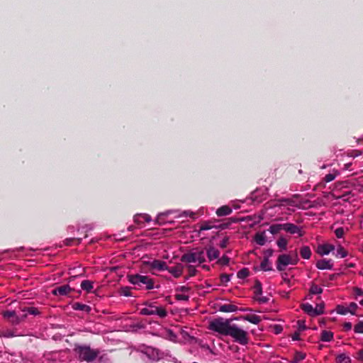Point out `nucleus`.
I'll use <instances>...</instances> for the list:
<instances>
[{
  "mask_svg": "<svg viewBox=\"0 0 363 363\" xmlns=\"http://www.w3.org/2000/svg\"><path fill=\"white\" fill-rule=\"evenodd\" d=\"M208 328L222 335L230 336L234 342L241 345H246L250 341L247 332L236 324H231L230 319H224L221 317L215 318L210 322Z\"/></svg>",
  "mask_w": 363,
  "mask_h": 363,
  "instance_id": "obj_1",
  "label": "nucleus"
},
{
  "mask_svg": "<svg viewBox=\"0 0 363 363\" xmlns=\"http://www.w3.org/2000/svg\"><path fill=\"white\" fill-rule=\"evenodd\" d=\"M73 352L79 362H85L86 363L94 362L100 354L99 349L92 348L88 344L79 343L74 344Z\"/></svg>",
  "mask_w": 363,
  "mask_h": 363,
  "instance_id": "obj_2",
  "label": "nucleus"
},
{
  "mask_svg": "<svg viewBox=\"0 0 363 363\" xmlns=\"http://www.w3.org/2000/svg\"><path fill=\"white\" fill-rule=\"evenodd\" d=\"M128 279L130 283L135 286H141L143 284L145 286L147 290L155 288L154 279L148 276L140 275L139 274L128 275Z\"/></svg>",
  "mask_w": 363,
  "mask_h": 363,
  "instance_id": "obj_3",
  "label": "nucleus"
},
{
  "mask_svg": "<svg viewBox=\"0 0 363 363\" xmlns=\"http://www.w3.org/2000/svg\"><path fill=\"white\" fill-rule=\"evenodd\" d=\"M298 254L295 252L292 254H281L279 255L277 262L276 266L277 269L279 272H282L285 270L286 266L289 264L295 265L298 262Z\"/></svg>",
  "mask_w": 363,
  "mask_h": 363,
  "instance_id": "obj_4",
  "label": "nucleus"
},
{
  "mask_svg": "<svg viewBox=\"0 0 363 363\" xmlns=\"http://www.w3.org/2000/svg\"><path fill=\"white\" fill-rule=\"evenodd\" d=\"M144 305L147 306V308H143L140 310V313L143 315H157L160 318H163L167 315V312L165 308L162 307H157L152 303L145 302Z\"/></svg>",
  "mask_w": 363,
  "mask_h": 363,
  "instance_id": "obj_5",
  "label": "nucleus"
},
{
  "mask_svg": "<svg viewBox=\"0 0 363 363\" xmlns=\"http://www.w3.org/2000/svg\"><path fill=\"white\" fill-rule=\"evenodd\" d=\"M181 261L186 263H192L196 261L199 263H203L206 261L204 251L196 250L194 252L185 253L182 256Z\"/></svg>",
  "mask_w": 363,
  "mask_h": 363,
  "instance_id": "obj_6",
  "label": "nucleus"
},
{
  "mask_svg": "<svg viewBox=\"0 0 363 363\" xmlns=\"http://www.w3.org/2000/svg\"><path fill=\"white\" fill-rule=\"evenodd\" d=\"M4 318L7 319L12 325H16L21 323L27 317V314H23L21 316L16 315L14 311H6L3 313Z\"/></svg>",
  "mask_w": 363,
  "mask_h": 363,
  "instance_id": "obj_7",
  "label": "nucleus"
},
{
  "mask_svg": "<svg viewBox=\"0 0 363 363\" xmlns=\"http://www.w3.org/2000/svg\"><path fill=\"white\" fill-rule=\"evenodd\" d=\"M72 291V289L69 286L68 284L62 285L60 286H57L55 288L52 293L53 295L55 296H68L71 291Z\"/></svg>",
  "mask_w": 363,
  "mask_h": 363,
  "instance_id": "obj_8",
  "label": "nucleus"
},
{
  "mask_svg": "<svg viewBox=\"0 0 363 363\" xmlns=\"http://www.w3.org/2000/svg\"><path fill=\"white\" fill-rule=\"evenodd\" d=\"M283 230L291 234H298L300 237L303 236L301 229L294 223H283Z\"/></svg>",
  "mask_w": 363,
  "mask_h": 363,
  "instance_id": "obj_9",
  "label": "nucleus"
},
{
  "mask_svg": "<svg viewBox=\"0 0 363 363\" xmlns=\"http://www.w3.org/2000/svg\"><path fill=\"white\" fill-rule=\"evenodd\" d=\"M335 250V246L331 244H323L318 246L316 252L321 256L328 255Z\"/></svg>",
  "mask_w": 363,
  "mask_h": 363,
  "instance_id": "obj_10",
  "label": "nucleus"
},
{
  "mask_svg": "<svg viewBox=\"0 0 363 363\" xmlns=\"http://www.w3.org/2000/svg\"><path fill=\"white\" fill-rule=\"evenodd\" d=\"M315 266L318 269H332L333 267V263L331 259H322L317 261Z\"/></svg>",
  "mask_w": 363,
  "mask_h": 363,
  "instance_id": "obj_11",
  "label": "nucleus"
},
{
  "mask_svg": "<svg viewBox=\"0 0 363 363\" xmlns=\"http://www.w3.org/2000/svg\"><path fill=\"white\" fill-rule=\"evenodd\" d=\"M184 267L182 264H177L174 267H168L166 269L170 274H172L175 278L179 277L183 273Z\"/></svg>",
  "mask_w": 363,
  "mask_h": 363,
  "instance_id": "obj_12",
  "label": "nucleus"
},
{
  "mask_svg": "<svg viewBox=\"0 0 363 363\" xmlns=\"http://www.w3.org/2000/svg\"><path fill=\"white\" fill-rule=\"evenodd\" d=\"M150 268L157 269L158 271H164L167 269V265L165 262L159 259H155L149 263Z\"/></svg>",
  "mask_w": 363,
  "mask_h": 363,
  "instance_id": "obj_13",
  "label": "nucleus"
},
{
  "mask_svg": "<svg viewBox=\"0 0 363 363\" xmlns=\"http://www.w3.org/2000/svg\"><path fill=\"white\" fill-rule=\"evenodd\" d=\"M254 269L255 271L262 270L264 272H268V271H272L273 268H272V263L269 261V259H267V257H264L262 261L261 262L259 267L258 268L257 267H255Z\"/></svg>",
  "mask_w": 363,
  "mask_h": 363,
  "instance_id": "obj_14",
  "label": "nucleus"
},
{
  "mask_svg": "<svg viewBox=\"0 0 363 363\" xmlns=\"http://www.w3.org/2000/svg\"><path fill=\"white\" fill-rule=\"evenodd\" d=\"M232 212H233V210L229 206L224 205V206H222L220 208H218L216 210V213L218 216L222 217V216H228V215L231 214Z\"/></svg>",
  "mask_w": 363,
  "mask_h": 363,
  "instance_id": "obj_15",
  "label": "nucleus"
},
{
  "mask_svg": "<svg viewBox=\"0 0 363 363\" xmlns=\"http://www.w3.org/2000/svg\"><path fill=\"white\" fill-rule=\"evenodd\" d=\"M238 310V307L233 304H223L219 306L218 311L223 313L235 312Z\"/></svg>",
  "mask_w": 363,
  "mask_h": 363,
  "instance_id": "obj_16",
  "label": "nucleus"
},
{
  "mask_svg": "<svg viewBox=\"0 0 363 363\" xmlns=\"http://www.w3.org/2000/svg\"><path fill=\"white\" fill-rule=\"evenodd\" d=\"M241 318L253 324H258L262 320L260 316L255 314L245 315L242 316Z\"/></svg>",
  "mask_w": 363,
  "mask_h": 363,
  "instance_id": "obj_17",
  "label": "nucleus"
},
{
  "mask_svg": "<svg viewBox=\"0 0 363 363\" xmlns=\"http://www.w3.org/2000/svg\"><path fill=\"white\" fill-rule=\"evenodd\" d=\"M219 250L216 249L214 247H210L207 250V257L210 261L218 259L219 257Z\"/></svg>",
  "mask_w": 363,
  "mask_h": 363,
  "instance_id": "obj_18",
  "label": "nucleus"
},
{
  "mask_svg": "<svg viewBox=\"0 0 363 363\" xmlns=\"http://www.w3.org/2000/svg\"><path fill=\"white\" fill-rule=\"evenodd\" d=\"M72 308L75 311H85L86 313H89L91 311V307L88 305L79 303V302H75L72 306Z\"/></svg>",
  "mask_w": 363,
  "mask_h": 363,
  "instance_id": "obj_19",
  "label": "nucleus"
},
{
  "mask_svg": "<svg viewBox=\"0 0 363 363\" xmlns=\"http://www.w3.org/2000/svg\"><path fill=\"white\" fill-rule=\"evenodd\" d=\"M301 308L308 315L311 316H315V308L313 307V306L308 303H302L301 305Z\"/></svg>",
  "mask_w": 363,
  "mask_h": 363,
  "instance_id": "obj_20",
  "label": "nucleus"
},
{
  "mask_svg": "<svg viewBox=\"0 0 363 363\" xmlns=\"http://www.w3.org/2000/svg\"><path fill=\"white\" fill-rule=\"evenodd\" d=\"M311 254V250L308 246L305 245L300 248V255L303 259H310Z\"/></svg>",
  "mask_w": 363,
  "mask_h": 363,
  "instance_id": "obj_21",
  "label": "nucleus"
},
{
  "mask_svg": "<svg viewBox=\"0 0 363 363\" xmlns=\"http://www.w3.org/2000/svg\"><path fill=\"white\" fill-rule=\"evenodd\" d=\"M21 310L22 312H25L26 313L25 314H30V315H33L35 316L38 315L41 313L38 308L33 307V306H30V307L25 306V307L22 308Z\"/></svg>",
  "mask_w": 363,
  "mask_h": 363,
  "instance_id": "obj_22",
  "label": "nucleus"
},
{
  "mask_svg": "<svg viewBox=\"0 0 363 363\" xmlns=\"http://www.w3.org/2000/svg\"><path fill=\"white\" fill-rule=\"evenodd\" d=\"M81 288L87 293H91L94 288L93 282L89 280H84L81 283Z\"/></svg>",
  "mask_w": 363,
  "mask_h": 363,
  "instance_id": "obj_23",
  "label": "nucleus"
},
{
  "mask_svg": "<svg viewBox=\"0 0 363 363\" xmlns=\"http://www.w3.org/2000/svg\"><path fill=\"white\" fill-rule=\"evenodd\" d=\"M333 339V333L328 330H323L320 335V340L323 342H330Z\"/></svg>",
  "mask_w": 363,
  "mask_h": 363,
  "instance_id": "obj_24",
  "label": "nucleus"
},
{
  "mask_svg": "<svg viewBox=\"0 0 363 363\" xmlns=\"http://www.w3.org/2000/svg\"><path fill=\"white\" fill-rule=\"evenodd\" d=\"M336 363H351V359L345 354H340L336 357Z\"/></svg>",
  "mask_w": 363,
  "mask_h": 363,
  "instance_id": "obj_25",
  "label": "nucleus"
},
{
  "mask_svg": "<svg viewBox=\"0 0 363 363\" xmlns=\"http://www.w3.org/2000/svg\"><path fill=\"white\" fill-rule=\"evenodd\" d=\"M240 220L237 218H229L227 219V222H225V223H221L219 226H218V228H220V229H225L227 228L230 225H231L232 223H238L239 222Z\"/></svg>",
  "mask_w": 363,
  "mask_h": 363,
  "instance_id": "obj_26",
  "label": "nucleus"
},
{
  "mask_svg": "<svg viewBox=\"0 0 363 363\" xmlns=\"http://www.w3.org/2000/svg\"><path fill=\"white\" fill-rule=\"evenodd\" d=\"M265 235L264 233H256L255 235V240L257 244L259 245H264L266 242Z\"/></svg>",
  "mask_w": 363,
  "mask_h": 363,
  "instance_id": "obj_27",
  "label": "nucleus"
},
{
  "mask_svg": "<svg viewBox=\"0 0 363 363\" xmlns=\"http://www.w3.org/2000/svg\"><path fill=\"white\" fill-rule=\"evenodd\" d=\"M254 294L256 296H259L262 294V283L258 279H256L255 281Z\"/></svg>",
  "mask_w": 363,
  "mask_h": 363,
  "instance_id": "obj_28",
  "label": "nucleus"
},
{
  "mask_svg": "<svg viewBox=\"0 0 363 363\" xmlns=\"http://www.w3.org/2000/svg\"><path fill=\"white\" fill-rule=\"evenodd\" d=\"M306 358V354L301 352H296L293 359L291 361V363H299L301 361Z\"/></svg>",
  "mask_w": 363,
  "mask_h": 363,
  "instance_id": "obj_29",
  "label": "nucleus"
},
{
  "mask_svg": "<svg viewBox=\"0 0 363 363\" xmlns=\"http://www.w3.org/2000/svg\"><path fill=\"white\" fill-rule=\"evenodd\" d=\"M283 230V224H272L269 228V231L272 234L275 235L279 233L280 230Z\"/></svg>",
  "mask_w": 363,
  "mask_h": 363,
  "instance_id": "obj_30",
  "label": "nucleus"
},
{
  "mask_svg": "<svg viewBox=\"0 0 363 363\" xmlns=\"http://www.w3.org/2000/svg\"><path fill=\"white\" fill-rule=\"evenodd\" d=\"M323 291V289L319 287L318 285L315 284H312L309 290L310 294H320Z\"/></svg>",
  "mask_w": 363,
  "mask_h": 363,
  "instance_id": "obj_31",
  "label": "nucleus"
},
{
  "mask_svg": "<svg viewBox=\"0 0 363 363\" xmlns=\"http://www.w3.org/2000/svg\"><path fill=\"white\" fill-rule=\"evenodd\" d=\"M277 244L281 250H285L286 249L288 240L286 238L281 237L278 239Z\"/></svg>",
  "mask_w": 363,
  "mask_h": 363,
  "instance_id": "obj_32",
  "label": "nucleus"
},
{
  "mask_svg": "<svg viewBox=\"0 0 363 363\" xmlns=\"http://www.w3.org/2000/svg\"><path fill=\"white\" fill-rule=\"evenodd\" d=\"M324 307H325V303L323 301L316 305L315 308H314L315 316L324 313Z\"/></svg>",
  "mask_w": 363,
  "mask_h": 363,
  "instance_id": "obj_33",
  "label": "nucleus"
},
{
  "mask_svg": "<svg viewBox=\"0 0 363 363\" xmlns=\"http://www.w3.org/2000/svg\"><path fill=\"white\" fill-rule=\"evenodd\" d=\"M350 311L348 307L347 308L342 305H337L336 307V312L340 315H346L350 313Z\"/></svg>",
  "mask_w": 363,
  "mask_h": 363,
  "instance_id": "obj_34",
  "label": "nucleus"
},
{
  "mask_svg": "<svg viewBox=\"0 0 363 363\" xmlns=\"http://www.w3.org/2000/svg\"><path fill=\"white\" fill-rule=\"evenodd\" d=\"M250 275V271L247 268H242L240 271H238L237 274V277L239 279H245Z\"/></svg>",
  "mask_w": 363,
  "mask_h": 363,
  "instance_id": "obj_35",
  "label": "nucleus"
},
{
  "mask_svg": "<svg viewBox=\"0 0 363 363\" xmlns=\"http://www.w3.org/2000/svg\"><path fill=\"white\" fill-rule=\"evenodd\" d=\"M347 251L341 245H339L337 250L336 257H340L341 258H344L347 255Z\"/></svg>",
  "mask_w": 363,
  "mask_h": 363,
  "instance_id": "obj_36",
  "label": "nucleus"
},
{
  "mask_svg": "<svg viewBox=\"0 0 363 363\" xmlns=\"http://www.w3.org/2000/svg\"><path fill=\"white\" fill-rule=\"evenodd\" d=\"M130 290H131V288L129 287V286H123V287H121V289H120V294L121 295H123L124 296H132V294L130 292Z\"/></svg>",
  "mask_w": 363,
  "mask_h": 363,
  "instance_id": "obj_37",
  "label": "nucleus"
},
{
  "mask_svg": "<svg viewBox=\"0 0 363 363\" xmlns=\"http://www.w3.org/2000/svg\"><path fill=\"white\" fill-rule=\"evenodd\" d=\"M354 331L355 333H363V320H359L354 326Z\"/></svg>",
  "mask_w": 363,
  "mask_h": 363,
  "instance_id": "obj_38",
  "label": "nucleus"
},
{
  "mask_svg": "<svg viewBox=\"0 0 363 363\" xmlns=\"http://www.w3.org/2000/svg\"><path fill=\"white\" fill-rule=\"evenodd\" d=\"M231 276L232 274H221L220 276L221 283L226 286V284L230 281Z\"/></svg>",
  "mask_w": 363,
  "mask_h": 363,
  "instance_id": "obj_39",
  "label": "nucleus"
},
{
  "mask_svg": "<svg viewBox=\"0 0 363 363\" xmlns=\"http://www.w3.org/2000/svg\"><path fill=\"white\" fill-rule=\"evenodd\" d=\"M230 262V258L227 257L226 255H223L221 258L218 259L216 262L217 264H221V265H228Z\"/></svg>",
  "mask_w": 363,
  "mask_h": 363,
  "instance_id": "obj_40",
  "label": "nucleus"
},
{
  "mask_svg": "<svg viewBox=\"0 0 363 363\" xmlns=\"http://www.w3.org/2000/svg\"><path fill=\"white\" fill-rule=\"evenodd\" d=\"M337 174H326L323 180L325 182V183H328V182H332L333 180L335 179V178L336 177Z\"/></svg>",
  "mask_w": 363,
  "mask_h": 363,
  "instance_id": "obj_41",
  "label": "nucleus"
},
{
  "mask_svg": "<svg viewBox=\"0 0 363 363\" xmlns=\"http://www.w3.org/2000/svg\"><path fill=\"white\" fill-rule=\"evenodd\" d=\"M335 234L336 235V237L337 238H342L344 235H345V230L342 227H340V228H337L335 230Z\"/></svg>",
  "mask_w": 363,
  "mask_h": 363,
  "instance_id": "obj_42",
  "label": "nucleus"
},
{
  "mask_svg": "<svg viewBox=\"0 0 363 363\" xmlns=\"http://www.w3.org/2000/svg\"><path fill=\"white\" fill-rule=\"evenodd\" d=\"M74 242H76L77 245H79L81 242V239L67 238L65 240V242L67 245H72Z\"/></svg>",
  "mask_w": 363,
  "mask_h": 363,
  "instance_id": "obj_43",
  "label": "nucleus"
},
{
  "mask_svg": "<svg viewBox=\"0 0 363 363\" xmlns=\"http://www.w3.org/2000/svg\"><path fill=\"white\" fill-rule=\"evenodd\" d=\"M357 308H358V306H357V304L356 303H354V302H352V303H350V305H349V307H348V308L350 310V313L352 315H355V314H356V313H355V311H356V310L357 309Z\"/></svg>",
  "mask_w": 363,
  "mask_h": 363,
  "instance_id": "obj_44",
  "label": "nucleus"
},
{
  "mask_svg": "<svg viewBox=\"0 0 363 363\" xmlns=\"http://www.w3.org/2000/svg\"><path fill=\"white\" fill-rule=\"evenodd\" d=\"M187 269L189 272V277H194L196 275L197 270L196 269L195 267L192 265H188Z\"/></svg>",
  "mask_w": 363,
  "mask_h": 363,
  "instance_id": "obj_45",
  "label": "nucleus"
},
{
  "mask_svg": "<svg viewBox=\"0 0 363 363\" xmlns=\"http://www.w3.org/2000/svg\"><path fill=\"white\" fill-rule=\"evenodd\" d=\"M1 336H3L4 337H14L15 335L13 334V333L11 331V330H4L1 333Z\"/></svg>",
  "mask_w": 363,
  "mask_h": 363,
  "instance_id": "obj_46",
  "label": "nucleus"
},
{
  "mask_svg": "<svg viewBox=\"0 0 363 363\" xmlns=\"http://www.w3.org/2000/svg\"><path fill=\"white\" fill-rule=\"evenodd\" d=\"M175 298L178 301H188L189 296L185 294H175Z\"/></svg>",
  "mask_w": 363,
  "mask_h": 363,
  "instance_id": "obj_47",
  "label": "nucleus"
},
{
  "mask_svg": "<svg viewBox=\"0 0 363 363\" xmlns=\"http://www.w3.org/2000/svg\"><path fill=\"white\" fill-rule=\"evenodd\" d=\"M297 325L298 328V331H303L306 329V326L305 325V321L302 320H298L297 321Z\"/></svg>",
  "mask_w": 363,
  "mask_h": 363,
  "instance_id": "obj_48",
  "label": "nucleus"
},
{
  "mask_svg": "<svg viewBox=\"0 0 363 363\" xmlns=\"http://www.w3.org/2000/svg\"><path fill=\"white\" fill-rule=\"evenodd\" d=\"M255 299L257 301H258L259 303H266L269 300V298L267 296H262V297L256 296V297H255Z\"/></svg>",
  "mask_w": 363,
  "mask_h": 363,
  "instance_id": "obj_49",
  "label": "nucleus"
},
{
  "mask_svg": "<svg viewBox=\"0 0 363 363\" xmlns=\"http://www.w3.org/2000/svg\"><path fill=\"white\" fill-rule=\"evenodd\" d=\"M213 228L208 222H204L200 227V231L211 230Z\"/></svg>",
  "mask_w": 363,
  "mask_h": 363,
  "instance_id": "obj_50",
  "label": "nucleus"
},
{
  "mask_svg": "<svg viewBox=\"0 0 363 363\" xmlns=\"http://www.w3.org/2000/svg\"><path fill=\"white\" fill-rule=\"evenodd\" d=\"M228 242H229V238L228 237H225L220 242V247L221 248H225L227 247L228 245Z\"/></svg>",
  "mask_w": 363,
  "mask_h": 363,
  "instance_id": "obj_51",
  "label": "nucleus"
},
{
  "mask_svg": "<svg viewBox=\"0 0 363 363\" xmlns=\"http://www.w3.org/2000/svg\"><path fill=\"white\" fill-rule=\"evenodd\" d=\"M191 290V288L186 286H181L176 289L177 291H181V292H189Z\"/></svg>",
  "mask_w": 363,
  "mask_h": 363,
  "instance_id": "obj_52",
  "label": "nucleus"
},
{
  "mask_svg": "<svg viewBox=\"0 0 363 363\" xmlns=\"http://www.w3.org/2000/svg\"><path fill=\"white\" fill-rule=\"evenodd\" d=\"M352 328V325L350 322H345L343 324V330L345 332H348V331L351 330Z\"/></svg>",
  "mask_w": 363,
  "mask_h": 363,
  "instance_id": "obj_53",
  "label": "nucleus"
},
{
  "mask_svg": "<svg viewBox=\"0 0 363 363\" xmlns=\"http://www.w3.org/2000/svg\"><path fill=\"white\" fill-rule=\"evenodd\" d=\"M354 294L356 296H363V290L359 287H354L353 289Z\"/></svg>",
  "mask_w": 363,
  "mask_h": 363,
  "instance_id": "obj_54",
  "label": "nucleus"
},
{
  "mask_svg": "<svg viewBox=\"0 0 363 363\" xmlns=\"http://www.w3.org/2000/svg\"><path fill=\"white\" fill-rule=\"evenodd\" d=\"M274 254V250L272 249H268L264 252V257H267L269 259Z\"/></svg>",
  "mask_w": 363,
  "mask_h": 363,
  "instance_id": "obj_55",
  "label": "nucleus"
},
{
  "mask_svg": "<svg viewBox=\"0 0 363 363\" xmlns=\"http://www.w3.org/2000/svg\"><path fill=\"white\" fill-rule=\"evenodd\" d=\"M355 357L359 361L363 362V350H359L357 352Z\"/></svg>",
  "mask_w": 363,
  "mask_h": 363,
  "instance_id": "obj_56",
  "label": "nucleus"
},
{
  "mask_svg": "<svg viewBox=\"0 0 363 363\" xmlns=\"http://www.w3.org/2000/svg\"><path fill=\"white\" fill-rule=\"evenodd\" d=\"M300 333L299 331H296L292 335L291 338L294 341L298 340L300 339Z\"/></svg>",
  "mask_w": 363,
  "mask_h": 363,
  "instance_id": "obj_57",
  "label": "nucleus"
},
{
  "mask_svg": "<svg viewBox=\"0 0 363 363\" xmlns=\"http://www.w3.org/2000/svg\"><path fill=\"white\" fill-rule=\"evenodd\" d=\"M184 213H186V215H189L193 219H195V213H194L185 211Z\"/></svg>",
  "mask_w": 363,
  "mask_h": 363,
  "instance_id": "obj_58",
  "label": "nucleus"
},
{
  "mask_svg": "<svg viewBox=\"0 0 363 363\" xmlns=\"http://www.w3.org/2000/svg\"><path fill=\"white\" fill-rule=\"evenodd\" d=\"M275 329H276V333H277V334L281 333V331L282 330V328L280 325H276Z\"/></svg>",
  "mask_w": 363,
  "mask_h": 363,
  "instance_id": "obj_59",
  "label": "nucleus"
},
{
  "mask_svg": "<svg viewBox=\"0 0 363 363\" xmlns=\"http://www.w3.org/2000/svg\"><path fill=\"white\" fill-rule=\"evenodd\" d=\"M281 201H283V202H285L287 204H291V200L288 199H282L280 200Z\"/></svg>",
  "mask_w": 363,
  "mask_h": 363,
  "instance_id": "obj_60",
  "label": "nucleus"
},
{
  "mask_svg": "<svg viewBox=\"0 0 363 363\" xmlns=\"http://www.w3.org/2000/svg\"><path fill=\"white\" fill-rule=\"evenodd\" d=\"M335 276L336 275L335 274H330V277H329L330 280H331V281L334 280L335 278Z\"/></svg>",
  "mask_w": 363,
  "mask_h": 363,
  "instance_id": "obj_61",
  "label": "nucleus"
},
{
  "mask_svg": "<svg viewBox=\"0 0 363 363\" xmlns=\"http://www.w3.org/2000/svg\"><path fill=\"white\" fill-rule=\"evenodd\" d=\"M144 218H145V220H146L147 222H149V221L150 220V216H147V215H145V216H144Z\"/></svg>",
  "mask_w": 363,
  "mask_h": 363,
  "instance_id": "obj_62",
  "label": "nucleus"
},
{
  "mask_svg": "<svg viewBox=\"0 0 363 363\" xmlns=\"http://www.w3.org/2000/svg\"><path fill=\"white\" fill-rule=\"evenodd\" d=\"M202 267H203V269H206V270H209V269H210L209 267H208V266H207V265H203V266H202Z\"/></svg>",
  "mask_w": 363,
  "mask_h": 363,
  "instance_id": "obj_63",
  "label": "nucleus"
},
{
  "mask_svg": "<svg viewBox=\"0 0 363 363\" xmlns=\"http://www.w3.org/2000/svg\"><path fill=\"white\" fill-rule=\"evenodd\" d=\"M355 267V264L350 263L348 264V267Z\"/></svg>",
  "mask_w": 363,
  "mask_h": 363,
  "instance_id": "obj_64",
  "label": "nucleus"
}]
</instances>
